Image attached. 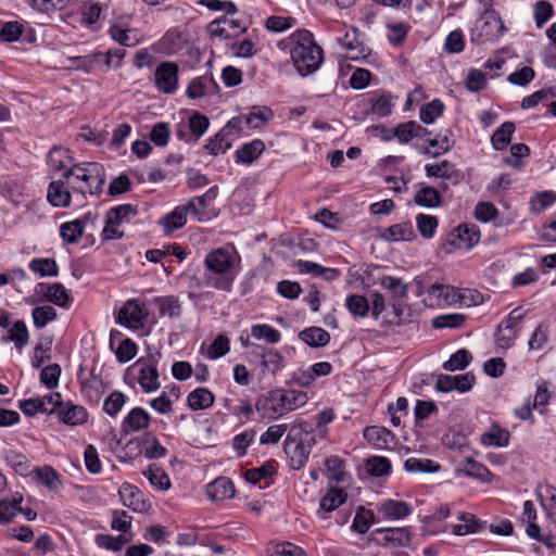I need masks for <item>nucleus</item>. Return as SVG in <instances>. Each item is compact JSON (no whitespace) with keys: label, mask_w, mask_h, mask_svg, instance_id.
Returning a JSON list of instances; mask_svg holds the SVG:
<instances>
[{"label":"nucleus","mask_w":556,"mask_h":556,"mask_svg":"<svg viewBox=\"0 0 556 556\" xmlns=\"http://www.w3.org/2000/svg\"><path fill=\"white\" fill-rule=\"evenodd\" d=\"M290 40V55L298 73L303 77L315 73L321 65L324 52L315 42L313 35L308 30H299Z\"/></svg>","instance_id":"obj_1"},{"label":"nucleus","mask_w":556,"mask_h":556,"mask_svg":"<svg viewBox=\"0 0 556 556\" xmlns=\"http://www.w3.org/2000/svg\"><path fill=\"white\" fill-rule=\"evenodd\" d=\"M307 401L308 396L303 391L276 389L260 399L255 408L264 418L276 419L304 406Z\"/></svg>","instance_id":"obj_2"},{"label":"nucleus","mask_w":556,"mask_h":556,"mask_svg":"<svg viewBox=\"0 0 556 556\" xmlns=\"http://www.w3.org/2000/svg\"><path fill=\"white\" fill-rule=\"evenodd\" d=\"M67 187L81 194H99L105 182V173L101 164L85 162L74 164L63 173Z\"/></svg>","instance_id":"obj_3"},{"label":"nucleus","mask_w":556,"mask_h":556,"mask_svg":"<svg viewBox=\"0 0 556 556\" xmlns=\"http://www.w3.org/2000/svg\"><path fill=\"white\" fill-rule=\"evenodd\" d=\"M422 302L428 307H444L454 304L465 306L477 305L482 302V295L470 289H456L448 285L433 283L427 290H420Z\"/></svg>","instance_id":"obj_4"},{"label":"nucleus","mask_w":556,"mask_h":556,"mask_svg":"<svg viewBox=\"0 0 556 556\" xmlns=\"http://www.w3.org/2000/svg\"><path fill=\"white\" fill-rule=\"evenodd\" d=\"M207 270L217 275L216 278H207V285L223 291H230L235 280L233 256L230 250L218 248L210 252L204 260Z\"/></svg>","instance_id":"obj_5"},{"label":"nucleus","mask_w":556,"mask_h":556,"mask_svg":"<svg viewBox=\"0 0 556 556\" xmlns=\"http://www.w3.org/2000/svg\"><path fill=\"white\" fill-rule=\"evenodd\" d=\"M505 31V25L500 14L493 9H486L476 21L471 30V41L483 43L500 38Z\"/></svg>","instance_id":"obj_6"},{"label":"nucleus","mask_w":556,"mask_h":556,"mask_svg":"<svg viewBox=\"0 0 556 556\" xmlns=\"http://www.w3.org/2000/svg\"><path fill=\"white\" fill-rule=\"evenodd\" d=\"M179 66L175 62H161L154 71V85L165 94H172L178 89Z\"/></svg>","instance_id":"obj_7"},{"label":"nucleus","mask_w":556,"mask_h":556,"mask_svg":"<svg viewBox=\"0 0 556 556\" xmlns=\"http://www.w3.org/2000/svg\"><path fill=\"white\" fill-rule=\"evenodd\" d=\"M273 117V112L266 106H254L250 114L240 115L230 119L227 123V128H233L238 131L243 130L244 127L260 128L265 125Z\"/></svg>","instance_id":"obj_8"},{"label":"nucleus","mask_w":556,"mask_h":556,"mask_svg":"<svg viewBox=\"0 0 556 556\" xmlns=\"http://www.w3.org/2000/svg\"><path fill=\"white\" fill-rule=\"evenodd\" d=\"M338 42L346 50V56L352 61H362L370 54V49L359 40L356 27H348L344 35L338 38Z\"/></svg>","instance_id":"obj_9"},{"label":"nucleus","mask_w":556,"mask_h":556,"mask_svg":"<svg viewBox=\"0 0 556 556\" xmlns=\"http://www.w3.org/2000/svg\"><path fill=\"white\" fill-rule=\"evenodd\" d=\"M146 317L147 312L142 305L136 300H129L118 311L117 323L136 330L143 327Z\"/></svg>","instance_id":"obj_10"},{"label":"nucleus","mask_w":556,"mask_h":556,"mask_svg":"<svg viewBox=\"0 0 556 556\" xmlns=\"http://www.w3.org/2000/svg\"><path fill=\"white\" fill-rule=\"evenodd\" d=\"M517 312V309L513 311L508 318L497 326L495 341L501 349H509L515 341L518 324L522 319V314Z\"/></svg>","instance_id":"obj_11"},{"label":"nucleus","mask_w":556,"mask_h":556,"mask_svg":"<svg viewBox=\"0 0 556 556\" xmlns=\"http://www.w3.org/2000/svg\"><path fill=\"white\" fill-rule=\"evenodd\" d=\"M118 495L124 506L136 513H148L151 501L141 489H118Z\"/></svg>","instance_id":"obj_12"},{"label":"nucleus","mask_w":556,"mask_h":556,"mask_svg":"<svg viewBox=\"0 0 556 556\" xmlns=\"http://www.w3.org/2000/svg\"><path fill=\"white\" fill-rule=\"evenodd\" d=\"M245 29V26L241 25L238 20L226 16L213 21L207 27L211 36L225 39L243 33Z\"/></svg>","instance_id":"obj_13"},{"label":"nucleus","mask_w":556,"mask_h":556,"mask_svg":"<svg viewBox=\"0 0 556 556\" xmlns=\"http://www.w3.org/2000/svg\"><path fill=\"white\" fill-rule=\"evenodd\" d=\"M285 452L290 458V464L293 469H300L308 459L311 453V445L302 441L291 440L287 438L285 443Z\"/></svg>","instance_id":"obj_14"},{"label":"nucleus","mask_w":556,"mask_h":556,"mask_svg":"<svg viewBox=\"0 0 556 556\" xmlns=\"http://www.w3.org/2000/svg\"><path fill=\"white\" fill-rule=\"evenodd\" d=\"M217 91L218 85L212 76H200L189 83L186 92L190 99H201Z\"/></svg>","instance_id":"obj_15"},{"label":"nucleus","mask_w":556,"mask_h":556,"mask_svg":"<svg viewBox=\"0 0 556 556\" xmlns=\"http://www.w3.org/2000/svg\"><path fill=\"white\" fill-rule=\"evenodd\" d=\"M58 417L66 425L78 426L87 421L88 413L85 407L68 401L62 403L58 409Z\"/></svg>","instance_id":"obj_16"},{"label":"nucleus","mask_w":556,"mask_h":556,"mask_svg":"<svg viewBox=\"0 0 556 556\" xmlns=\"http://www.w3.org/2000/svg\"><path fill=\"white\" fill-rule=\"evenodd\" d=\"M151 417L147 410L141 407H134L128 412L122 422L124 432H138L148 428Z\"/></svg>","instance_id":"obj_17"},{"label":"nucleus","mask_w":556,"mask_h":556,"mask_svg":"<svg viewBox=\"0 0 556 556\" xmlns=\"http://www.w3.org/2000/svg\"><path fill=\"white\" fill-rule=\"evenodd\" d=\"M70 187L65 180H53L48 188L47 199L55 207H67L71 204Z\"/></svg>","instance_id":"obj_18"},{"label":"nucleus","mask_w":556,"mask_h":556,"mask_svg":"<svg viewBox=\"0 0 556 556\" xmlns=\"http://www.w3.org/2000/svg\"><path fill=\"white\" fill-rule=\"evenodd\" d=\"M381 238L388 242L412 241L416 238L410 223H400L384 228Z\"/></svg>","instance_id":"obj_19"},{"label":"nucleus","mask_w":556,"mask_h":556,"mask_svg":"<svg viewBox=\"0 0 556 556\" xmlns=\"http://www.w3.org/2000/svg\"><path fill=\"white\" fill-rule=\"evenodd\" d=\"M348 498L344 489H328L327 493L320 500V506L317 514L326 518V514L333 511L341 506Z\"/></svg>","instance_id":"obj_20"},{"label":"nucleus","mask_w":556,"mask_h":556,"mask_svg":"<svg viewBox=\"0 0 556 556\" xmlns=\"http://www.w3.org/2000/svg\"><path fill=\"white\" fill-rule=\"evenodd\" d=\"M458 519L462 521V523L455 525L453 527V533L456 535H466L481 532L488 527L486 521H483L469 513H462Z\"/></svg>","instance_id":"obj_21"},{"label":"nucleus","mask_w":556,"mask_h":556,"mask_svg":"<svg viewBox=\"0 0 556 556\" xmlns=\"http://www.w3.org/2000/svg\"><path fill=\"white\" fill-rule=\"evenodd\" d=\"M295 266L301 274H309L315 277H321L325 280L331 281L340 276V271L334 268L323 267L317 263L309 261H298Z\"/></svg>","instance_id":"obj_22"},{"label":"nucleus","mask_w":556,"mask_h":556,"mask_svg":"<svg viewBox=\"0 0 556 556\" xmlns=\"http://www.w3.org/2000/svg\"><path fill=\"white\" fill-rule=\"evenodd\" d=\"M325 475L328 483H345L349 478L344 462L338 456H331L325 460Z\"/></svg>","instance_id":"obj_23"},{"label":"nucleus","mask_w":556,"mask_h":556,"mask_svg":"<svg viewBox=\"0 0 556 556\" xmlns=\"http://www.w3.org/2000/svg\"><path fill=\"white\" fill-rule=\"evenodd\" d=\"M364 438L378 448H386L394 442V434L384 427L371 426L364 430Z\"/></svg>","instance_id":"obj_24"},{"label":"nucleus","mask_w":556,"mask_h":556,"mask_svg":"<svg viewBox=\"0 0 556 556\" xmlns=\"http://www.w3.org/2000/svg\"><path fill=\"white\" fill-rule=\"evenodd\" d=\"M138 383L147 393L156 391L160 388L156 367L151 364H142L138 374Z\"/></svg>","instance_id":"obj_25"},{"label":"nucleus","mask_w":556,"mask_h":556,"mask_svg":"<svg viewBox=\"0 0 556 556\" xmlns=\"http://www.w3.org/2000/svg\"><path fill=\"white\" fill-rule=\"evenodd\" d=\"M376 532L383 534V544L407 546L410 542V533L407 528H381L377 529Z\"/></svg>","instance_id":"obj_26"},{"label":"nucleus","mask_w":556,"mask_h":556,"mask_svg":"<svg viewBox=\"0 0 556 556\" xmlns=\"http://www.w3.org/2000/svg\"><path fill=\"white\" fill-rule=\"evenodd\" d=\"M379 513L389 519H403L410 514V507L403 501L387 500L380 504Z\"/></svg>","instance_id":"obj_27"},{"label":"nucleus","mask_w":556,"mask_h":556,"mask_svg":"<svg viewBox=\"0 0 556 556\" xmlns=\"http://www.w3.org/2000/svg\"><path fill=\"white\" fill-rule=\"evenodd\" d=\"M459 473L471 477L481 483L493 482V475L490 472V470L484 465L473 459L467 460L464 468L459 470Z\"/></svg>","instance_id":"obj_28"},{"label":"nucleus","mask_w":556,"mask_h":556,"mask_svg":"<svg viewBox=\"0 0 556 556\" xmlns=\"http://www.w3.org/2000/svg\"><path fill=\"white\" fill-rule=\"evenodd\" d=\"M264 150L265 143L260 139H255L238 149L236 151V156L238 162L243 164H251L253 161L258 159Z\"/></svg>","instance_id":"obj_29"},{"label":"nucleus","mask_w":556,"mask_h":556,"mask_svg":"<svg viewBox=\"0 0 556 556\" xmlns=\"http://www.w3.org/2000/svg\"><path fill=\"white\" fill-rule=\"evenodd\" d=\"M299 338L312 348L325 346L330 341L329 332L319 327H309L302 330Z\"/></svg>","instance_id":"obj_30"},{"label":"nucleus","mask_w":556,"mask_h":556,"mask_svg":"<svg viewBox=\"0 0 556 556\" xmlns=\"http://www.w3.org/2000/svg\"><path fill=\"white\" fill-rule=\"evenodd\" d=\"M28 330L24 321L17 320L9 327L8 334L2 337L3 342H13L17 350H22L28 343Z\"/></svg>","instance_id":"obj_31"},{"label":"nucleus","mask_w":556,"mask_h":556,"mask_svg":"<svg viewBox=\"0 0 556 556\" xmlns=\"http://www.w3.org/2000/svg\"><path fill=\"white\" fill-rule=\"evenodd\" d=\"M481 442L488 446H507L509 442V432L500 428L497 425H492L484 433H482Z\"/></svg>","instance_id":"obj_32"},{"label":"nucleus","mask_w":556,"mask_h":556,"mask_svg":"<svg viewBox=\"0 0 556 556\" xmlns=\"http://www.w3.org/2000/svg\"><path fill=\"white\" fill-rule=\"evenodd\" d=\"M138 214L137 206L132 204H122L110 208L106 213V222L108 224H118L127 223L131 217Z\"/></svg>","instance_id":"obj_33"},{"label":"nucleus","mask_w":556,"mask_h":556,"mask_svg":"<svg viewBox=\"0 0 556 556\" xmlns=\"http://www.w3.org/2000/svg\"><path fill=\"white\" fill-rule=\"evenodd\" d=\"M456 238L459 240V248L471 249L480 240V231L476 225H460L455 231Z\"/></svg>","instance_id":"obj_34"},{"label":"nucleus","mask_w":556,"mask_h":556,"mask_svg":"<svg viewBox=\"0 0 556 556\" xmlns=\"http://www.w3.org/2000/svg\"><path fill=\"white\" fill-rule=\"evenodd\" d=\"M188 406L193 410L206 409L214 403L213 393L205 388H198L188 395Z\"/></svg>","instance_id":"obj_35"},{"label":"nucleus","mask_w":556,"mask_h":556,"mask_svg":"<svg viewBox=\"0 0 556 556\" xmlns=\"http://www.w3.org/2000/svg\"><path fill=\"white\" fill-rule=\"evenodd\" d=\"M427 130L419 125L418 123L410 121L407 123L400 124L394 129V136L400 140L402 143H407L414 138L422 137Z\"/></svg>","instance_id":"obj_36"},{"label":"nucleus","mask_w":556,"mask_h":556,"mask_svg":"<svg viewBox=\"0 0 556 556\" xmlns=\"http://www.w3.org/2000/svg\"><path fill=\"white\" fill-rule=\"evenodd\" d=\"M186 35L182 31L173 29L167 31L160 41L161 48L168 54L180 51L186 43Z\"/></svg>","instance_id":"obj_37"},{"label":"nucleus","mask_w":556,"mask_h":556,"mask_svg":"<svg viewBox=\"0 0 556 556\" xmlns=\"http://www.w3.org/2000/svg\"><path fill=\"white\" fill-rule=\"evenodd\" d=\"M29 476L33 477V481L45 486H53L60 483L59 473L51 466L36 467L29 471Z\"/></svg>","instance_id":"obj_38"},{"label":"nucleus","mask_w":556,"mask_h":556,"mask_svg":"<svg viewBox=\"0 0 556 556\" xmlns=\"http://www.w3.org/2000/svg\"><path fill=\"white\" fill-rule=\"evenodd\" d=\"M515 128L513 122L503 123L492 135L491 142L493 148L495 150L505 149L510 143Z\"/></svg>","instance_id":"obj_39"},{"label":"nucleus","mask_w":556,"mask_h":556,"mask_svg":"<svg viewBox=\"0 0 556 556\" xmlns=\"http://www.w3.org/2000/svg\"><path fill=\"white\" fill-rule=\"evenodd\" d=\"M161 316L177 317L181 313V305L174 295L160 296L154 299Z\"/></svg>","instance_id":"obj_40"},{"label":"nucleus","mask_w":556,"mask_h":556,"mask_svg":"<svg viewBox=\"0 0 556 556\" xmlns=\"http://www.w3.org/2000/svg\"><path fill=\"white\" fill-rule=\"evenodd\" d=\"M269 556H306L305 552L290 542H271L267 546Z\"/></svg>","instance_id":"obj_41"},{"label":"nucleus","mask_w":556,"mask_h":556,"mask_svg":"<svg viewBox=\"0 0 556 556\" xmlns=\"http://www.w3.org/2000/svg\"><path fill=\"white\" fill-rule=\"evenodd\" d=\"M130 539H127L124 534L113 536L110 534H97L94 538L96 544L100 548H104L112 552L122 551L123 546L128 543Z\"/></svg>","instance_id":"obj_42"},{"label":"nucleus","mask_w":556,"mask_h":556,"mask_svg":"<svg viewBox=\"0 0 556 556\" xmlns=\"http://www.w3.org/2000/svg\"><path fill=\"white\" fill-rule=\"evenodd\" d=\"M439 220L433 215L418 214L416 216L417 230L425 239H431L438 228Z\"/></svg>","instance_id":"obj_43"},{"label":"nucleus","mask_w":556,"mask_h":556,"mask_svg":"<svg viewBox=\"0 0 556 556\" xmlns=\"http://www.w3.org/2000/svg\"><path fill=\"white\" fill-rule=\"evenodd\" d=\"M251 336L258 340H265L269 344H276L281 339L280 332L266 324L253 325L251 327Z\"/></svg>","instance_id":"obj_44"},{"label":"nucleus","mask_w":556,"mask_h":556,"mask_svg":"<svg viewBox=\"0 0 556 556\" xmlns=\"http://www.w3.org/2000/svg\"><path fill=\"white\" fill-rule=\"evenodd\" d=\"M261 365L271 374H276L283 367V356L276 350L262 348Z\"/></svg>","instance_id":"obj_45"},{"label":"nucleus","mask_w":556,"mask_h":556,"mask_svg":"<svg viewBox=\"0 0 556 556\" xmlns=\"http://www.w3.org/2000/svg\"><path fill=\"white\" fill-rule=\"evenodd\" d=\"M84 226L80 220L76 219L67 222L61 225L60 235L61 238L70 244L76 243L83 236Z\"/></svg>","instance_id":"obj_46"},{"label":"nucleus","mask_w":556,"mask_h":556,"mask_svg":"<svg viewBox=\"0 0 556 556\" xmlns=\"http://www.w3.org/2000/svg\"><path fill=\"white\" fill-rule=\"evenodd\" d=\"M416 204L420 206L434 207L440 204L441 195L433 187H424L414 197Z\"/></svg>","instance_id":"obj_47"},{"label":"nucleus","mask_w":556,"mask_h":556,"mask_svg":"<svg viewBox=\"0 0 556 556\" xmlns=\"http://www.w3.org/2000/svg\"><path fill=\"white\" fill-rule=\"evenodd\" d=\"M45 295L49 302L62 307L66 306L70 301L67 290L60 282L49 285Z\"/></svg>","instance_id":"obj_48"},{"label":"nucleus","mask_w":556,"mask_h":556,"mask_svg":"<svg viewBox=\"0 0 556 556\" xmlns=\"http://www.w3.org/2000/svg\"><path fill=\"white\" fill-rule=\"evenodd\" d=\"M186 223L187 216L185 215L184 208L180 206H177L172 213L165 215L162 219V225L167 233L184 227Z\"/></svg>","instance_id":"obj_49"},{"label":"nucleus","mask_w":556,"mask_h":556,"mask_svg":"<svg viewBox=\"0 0 556 556\" xmlns=\"http://www.w3.org/2000/svg\"><path fill=\"white\" fill-rule=\"evenodd\" d=\"M381 286L389 290L392 295L395 299L403 300L407 298L408 294V288L407 285L403 282L402 279L392 277V276H384L381 278Z\"/></svg>","instance_id":"obj_50"},{"label":"nucleus","mask_w":556,"mask_h":556,"mask_svg":"<svg viewBox=\"0 0 556 556\" xmlns=\"http://www.w3.org/2000/svg\"><path fill=\"white\" fill-rule=\"evenodd\" d=\"M26 2L38 12L49 13L65 9L71 0H26Z\"/></svg>","instance_id":"obj_51"},{"label":"nucleus","mask_w":556,"mask_h":556,"mask_svg":"<svg viewBox=\"0 0 556 556\" xmlns=\"http://www.w3.org/2000/svg\"><path fill=\"white\" fill-rule=\"evenodd\" d=\"M471 358L469 351L460 349L443 364V368L448 371L462 370L467 367Z\"/></svg>","instance_id":"obj_52"},{"label":"nucleus","mask_w":556,"mask_h":556,"mask_svg":"<svg viewBox=\"0 0 556 556\" xmlns=\"http://www.w3.org/2000/svg\"><path fill=\"white\" fill-rule=\"evenodd\" d=\"M466 316L463 314H446L433 318L432 326L438 329L442 328H462L465 325Z\"/></svg>","instance_id":"obj_53"},{"label":"nucleus","mask_w":556,"mask_h":556,"mask_svg":"<svg viewBox=\"0 0 556 556\" xmlns=\"http://www.w3.org/2000/svg\"><path fill=\"white\" fill-rule=\"evenodd\" d=\"M29 268L41 277L58 275V265L52 258H35L29 263Z\"/></svg>","instance_id":"obj_54"},{"label":"nucleus","mask_w":556,"mask_h":556,"mask_svg":"<svg viewBox=\"0 0 556 556\" xmlns=\"http://www.w3.org/2000/svg\"><path fill=\"white\" fill-rule=\"evenodd\" d=\"M49 164L54 170L68 169L67 165L71 163L68 151L62 148L54 147L50 150L48 155Z\"/></svg>","instance_id":"obj_55"},{"label":"nucleus","mask_w":556,"mask_h":556,"mask_svg":"<svg viewBox=\"0 0 556 556\" xmlns=\"http://www.w3.org/2000/svg\"><path fill=\"white\" fill-rule=\"evenodd\" d=\"M444 104L435 99L420 109V119L425 124H432L443 113Z\"/></svg>","instance_id":"obj_56"},{"label":"nucleus","mask_w":556,"mask_h":556,"mask_svg":"<svg viewBox=\"0 0 556 556\" xmlns=\"http://www.w3.org/2000/svg\"><path fill=\"white\" fill-rule=\"evenodd\" d=\"M56 318V311L50 305L37 306L33 309V319L37 328L41 329L49 321Z\"/></svg>","instance_id":"obj_57"},{"label":"nucleus","mask_w":556,"mask_h":556,"mask_svg":"<svg viewBox=\"0 0 556 556\" xmlns=\"http://www.w3.org/2000/svg\"><path fill=\"white\" fill-rule=\"evenodd\" d=\"M425 169L428 177L452 178L456 173L454 165L446 160L439 164H427Z\"/></svg>","instance_id":"obj_58"},{"label":"nucleus","mask_w":556,"mask_h":556,"mask_svg":"<svg viewBox=\"0 0 556 556\" xmlns=\"http://www.w3.org/2000/svg\"><path fill=\"white\" fill-rule=\"evenodd\" d=\"M254 439L255 431L252 429L245 430L233 438L232 447L239 457L247 454V450L254 442Z\"/></svg>","instance_id":"obj_59"},{"label":"nucleus","mask_w":556,"mask_h":556,"mask_svg":"<svg viewBox=\"0 0 556 556\" xmlns=\"http://www.w3.org/2000/svg\"><path fill=\"white\" fill-rule=\"evenodd\" d=\"M275 472L274 463H266L258 468H252L244 472V479L248 483L256 484L262 479H265L268 476H271Z\"/></svg>","instance_id":"obj_60"},{"label":"nucleus","mask_w":556,"mask_h":556,"mask_svg":"<svg viewBox=\"0 0 556 556\" xmlns=\"http://www.w3.org/2000/svg\"><path fill=\"white\" fill-rule=\"evenodd\" d=\"M126 402L124 393L114 391L112 392L103 403V410L110 416H116Z\"/></svg>","instance_id":"obj_61"},{"label":"nucleus","mask_w":556,"mask_h":556,"mask_svg":"<svg viewBox=\"0 0 556 556\" xmlns=\"http://www.w3.org/2000/svg\"><path fill=\"white\" fill-rule=\"evenodd\" d=\"M391 468V464L388 458L374 456L367 460L366 469L369 475L374 477H381L388 475Z\"/></svg>","instance_id":"obj_62"},{"label":"nucleus","mask_w":556,"mask_h":556,"mask_svg":"<svg viewBox=\"0 0 556 556\" xmlns=\"http://www.w3.org/2000/svg\"><path fill=\"white\" fill-rule=\"evenodd\" d=\"M374 522V513L359 508L352 523V529L358 533H365Z\"/></svg>","instance_id":"obj_63"},{"label":"nucleus","mask_w":556,"mask_h":556,"mask_svg":"<svg viewBox=\"0 0 556 556\" xmlns=\"http://www.w3.org/2000/svg\"><path fill=\"white\" fill-rule=\"evenodd\" d=\"M346 307L353 315L364 317L370 306L365 296L354 294L346 299Z\"/></svg>","instance_id":"obj_64"}]
</instances>
